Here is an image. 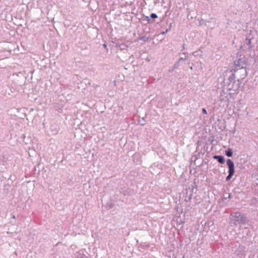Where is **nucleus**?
Listing matches in <instances>:
<instances>
[{
    "label": "nucleus",
    "instance_id": "nucleus-1",
    "mask_svg": "<svg viewBox=\"0 0 258 258\" xmlns=\"http://www.w3.org/2000/svg\"><path fill=\"white\" fill-rule=\"evenodd\" d=\"M227 164L229 168V173L234 174V165L232 161L230 159L227 160Z\"/></svg>",
    "mask_w": 258,
    "mask_h": 258
},
{
    "label": "nucleus",
    "instance_id": "nucleus-2",
    "mask_svg": "<svg viewBox=\"0 0 258 258\" xmlns=\"http://www.w3.org/2000/svg\"><path fill=\"white\" fill-rule=\"evenodd\" d=\"M214 158L217 159L220 163H223L224 162V158L222 156H214Z\"/></svg>",
    "mask_w": 258,
    "mask_h": 258
},
{
    "label": "nucleus",
    "instance_id": "nucleus-3",
    "mask_svg": "<svg viewBox=\"0 0 258 258\" xmlns=\"http://www.w3.org/2000/svg\"><path fill=\"white\" fill-rule=\"evenodd\" d=\"M226 155L228 157H231L232 156V151L231 149H228L227 151H226Z\"/></svg>",
    "mask_w": 258,
    "mask_h": 258
},
{
    "label": "nucleus",
    "instance_id": "nucleus-4",
    "mask_svg": "<svg viewBox=\"0 0 258 258\" xmlns=\"http://www.w3.org/2000/svg\"><path fill=\"white\" fill-rule=\"evenodd\" d=\"M233 174H230V173H229V175H228L227 176V177H226V180H230V179L231 178V177H232V176H233Z\"/></svg>",
    "mask_w": 258,
    "mask_h": 258
},
{
    "label": "nucleus",
    "instance_id": "nucleus-5",
    "mask_svg": "<svg viewBox=\"0 0 258 258\" xmlns=\"http://www.w3.org/2000/svg\"><path fill=\"white\" fill-rule=\"evenodd\" d=\"M151 17L154 19L157 18V16L156 14L153 13L151 15Z\"/></svg>",
    "mask_w": 258,
    "mask_h": 258
},
{
    "label": "nucleus",
    "instance_id": "nucleus-6",
    "mask_svg": "<svg viewBox=\"0 0 258 258\" xmlns=\"http://www.w3.org/2000/svg\"><path fill=\"white\" fill-rule=\"evenodd\" d=\"M202 111H203V113L205 114H206L207 113V110L205 108L203 109Z\"/></svg>",
    "mask_w": 258,
    "mask_h": 258
},
{
    "label": "nucleus",
    "instance_id": "nucleus-7",
    "mask_svg": "<svg viewBox=\"0 0 258 258\" xmlns=\"http://www.w3.org/2000/svg\"><path fill=\"white\" fill-rule=\"evenodd\" d=\"M104 47H106V45L105 44L104 45Z\"/></svg>",
    "mask_w": 258,
    "mask_h": 258
}]
</instances>
